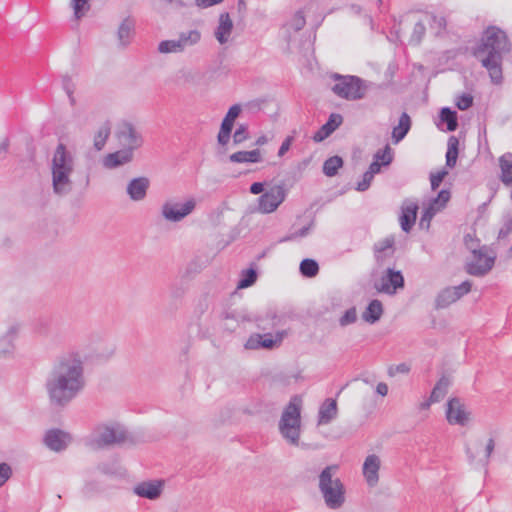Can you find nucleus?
Listing matches in <instances>:
<instances>
[{"instance_id": "4", "label": "nucleus", "mask_w": 512, "mask_h": 512, "mask_svg": "<svg viewBox=\"0 0 512 512\" xmlns=\"http://www.w3.org/2000/svg\"><path fill=\"white\" fill-rule=\"evenodd\" d=\"M337 465H327L319 474L318 487L328 508H342L346 500V490L340 478H333V471Z\"/></svg>"}, {"instance_id": "45", "label": "nucleus", "mask_w": 512, "mask_h": 512, "mask_svg": "<svg viewBox=\"0 0 512 512\" xmlns=\"http://www.w3.org/2000/svg\"><path fill=\"white\" fill-rule=\"evenodd\" d=\"M160 52H180V37L177 39L161 40L158 44Z\"/></svg>"}, {"instance_id": "44", "label": "nucleus", "mask_w": 512, "mask_h": 512, "mask_svg": "<svg viewBox=\"0 0 512 512\" xmlns=\"http://www.w3.org/2000/svg\"><path fill=\"white\" fill-rule=\"evenodd\" d=\"M249 137V126H247V124H239L233 134V143L234 145H240V143H244Z\"/></svg>"}, {"instance_id": "54", "label": "nucleus", "mask_w": 512, "mask_h": 512, "mask_svg": "<svg viewBox=\"0 0 512 512\" xmlns=\"http://www.w3.org/2000/svg\"><path fill=\"white\" fill-rule=\"evenodd\" d=\"M210 306V301L208 295H202L200 299H198L194 313L198 316V318H201L202 314L207 313Z\"/></svg>"}, {"instance_id": "18", "label": "nucleus", "mask_w": 512, "mask_h": 512, "mask_svg": "<svg viewBox=\"0 0 512 512\" xmlns=\"http://www.w3.org/2000/svg\"><path fill=\"white\" fill-rule=\"evenodd\" d=\"M380 467L381 460L378 454H368L363 463V475L369 486L378 484Z\"/></svg>"}, {"instance_id": "26", "label": "nucleus", "mask_w": 512, "mask_h": 512, "mask_svg": "<svg viewBox=\"0 0 512 512\" xmlns=\"http://www.w3.org/2000/svg\"><path fill=\"white\" fill-rule=\"evenodd\" d=\"M412 126V119L411 116L404 111L399 116V122L397 126L393 127L392 130V139L394 143H399V141H402L404 139L405 135L408 134L410 128Z\"/></svg>"}, {"instance_id": "34", "label": "nucleus", "mask_w": 512, "mask_h": 512, "mask_svg": "<svg viewBox=\"0 0 512 512\" xmlns=\"http://www.w3.org/2000/svg\"><path fill=\"white\" fill-rule=\"evenodd\" d=\"M111 134V124L110 122H104L102 126L99 127L98 131L94 134V148L96 150H102L106 145L107 139Z\"/></svg>"}, {"instance_id": "53", "label": "nucleus", "mask_w": 512, "mask_h": 512, "mask_svg": "<svg viewBox=\"0 0 512 512\" xmlns=\"http://www.w3.org/2000/svg\"><path fill=\"white\" fill-rule=\"evenodd\" d=\"M313 224H314V221H310V223L308 225H306V227L299 228L298 230H296L295 232H292L288 236L281 238L280 242H287V240L298 239V237H306V235H308L310 229L312 228Z\"/></svg>"}, {"instance_id": "24", "label": "nucleus", "mask_w": 512, "mask_h": 512, "mask_svg": "<svg viewBox=\"0 0 512 512\" xmlns=\"http://www.w3.org/2000/svg\"><path fill=\"white\" fill-rule=\"evenodd\" d=\"M233 30V21L229 13H220L219 24L215 31V37L220 43H226Z\"/></svg>"}, {"instance_id": "7", "label": "nucleus", "mask_w": 512, "mask_h": 512, "mask_svg": "<svg viewBox=\"0 0 512 512\" xmlns=\"http://www.w3.org/2000/svg\"><path fill=\"white\" fill-rule=\"evenodd\" d=\"M127 437V431L120 427V425H100L90 436L88 445L90 448L97 450V448H104V446H109V444L123 443Z\"/></svg>"}, {"instance_id": "63", "label": "nucleus", "mask_w": 512, "mask_h": 512, "mask_svg": "<svg viewBox=\"0 0 512 512\" xmlns=\"http://www.w3.org/2000/svg\"><path fill=\"white\" fill-rule=\"evenodd\" d=\"M410 366L406 364V362H401L400 364H396V366H390L388 369L389 376H395V374H399L401 372L402 374H406V372H409Z\"/></svg>"}, {"instance_id": "6", "label": "nucleus", "mask_w": 512, "mask_h": 512, "mask_svg": "<svg viewBox=\"0 0 512 512\" xmlns=\"http://www.w3.org/2000/svg\"><path fill=\"white\" fill-rule=\"evenodd\" d=\"M332 78L335 80L332 91L336 96L344 99H362L366 96L371 82L357 75H339L334 73Z\"/></svg>"}, {"instance_id": "50", "label": "nucleus", "mask_w": 512, "mask_h": 512, "mask_svg": "<svg viewBox=\"0 0 512 512\" xmlns=\"http://www.w3.org/2000/svg\"><path fill=\"white\" fill-rule=\"evenodd\" d=\"M89 2L90 0H72L74 14L76 18H81V16H84L86 11L90 9Z\"/></svg>"}, {"instance_id": "60", "label": "nucleus", "mask_w": 512, "mask_h": 512, "mask_svg": "<svg viewBox=\"0 0 512 512\" xmlns=\"http://www.w3.org/2000/svg\"><path fill=\"white\" fill-rule=\"evenodd\" d=\"M12 475L11 465H8L6 462L0 463V486H3L8 479H10Z\"/></svg>"}, {"instance_id": "47", "label": "nucleus", "mask_w": 512, "mask_h": 512, "mask_svg": "<svg viewBox=\"0 0 512 512\" xmlns=\"http://www.w3.org/2000/svg\"><path fill=\"white\" fill-rule=\"evenodd\" d=\"M62 88L66 91L70 104L75 105L76 98L74 97L75 85L73 78L69 77V75H65L62 79Z\"/></svg>"}, {"instance_id": "10", "label": "nucleus", "mask_w": 512, "mask_h": 512, "mask_svg": "<svg viewBox=\"0 0 512 512\" xmlns=\"http://www.w3.org/2000/svg\"><path fill=\"white\" fill-rule=\"evenodd\" d=\"M471 289V281H463L461 284H457V286H446L436 295L435 308L445 309L451 303L457 302L461 296L467 295Z\"/></svg>"}, {"instance_id": "36", "label": "nucleus", "mask_w": 512, "mask_h": 512, "mask_svg": "<svg viewBox=\"0 0 512 512\" xmlns=\"http://www.w3.org/2000/svg\"><path fill=\"white\" fill-rule=\"evenodd\" d=\"M319 263L316 259H312V257H305L302 259L299 265V271L303 276H316L319 273Z\"/></svg>"}, {"instance_id": "56", "label": "nucleus", "mask_w": 512, "mask_h": 512, "mask_svg": "<svg viewBox=\"0 0 512 512\" xmlns=\"http://www.w3.org/2000/svg\"><path fill=\"white\" fill-rule=\"evenodd\" d=\"M372 181L373 180H372V173H371V165H369L367 171L363 173L362 179L360 180V182L357 183L356 190H359V191L368 190V188H370Z\"/></svg>"}, {"instance_id": "35", "label": "nucleus", "mask_w": 512, "mask_h": 512, "mask_svg": "<svg viewBox=\"0 0 512 512\" xmlns=\"http://www.w3.org/2000/svg\"><path fill=\"white\" fill-rule=\"evenodd\" d=\"M180 37V52L187 49V47H191V45H195L202 38V33L199 30H189L188 32H181L179 34Z\"/></svg>"}, {"instance_id": "37", "label": "nucleus", "mask_w": 512, "mask_h": 512, "mask_svg": "<svg viewBox=\"0 0 512 512\" xmlns=\"http://www.w3.org/2000/svg\"><path fill=\"white\" fill-rule=\"evenodd\" d=\"M377 159L380 163V170L382 166H389L394 161V152L391 145L386 144L382 149L377 150Z\"/></svg>"}, {"instance_id": "28", "label": "nucleus", "mask_w": 512, "mask_h": 512, "mask_svg": "<svg viewBox=\"0 0 512 512\" xmlns=\"http://www.w3.org/2000/svg\"><path fill=\"white\" fill-rule=\"evenodd\" d=\"M262 153L260 149H253L252 151H237L229 155V160L232 163H259L262 161Z\"/></svg>"}, {"instance_id": "40", "label": "nucleus", "mask_w": 512, "mask_h": 512, "mask_svg": "<svg viewBox=\"0 0 512 512\" xmlns=\"http://www.w3.org/2000/svg\"><path fill=\"white\" fill-rule=\"evenodd\" d=\"M242 110V107L240 104H234L233 106L229 107L225 119H226V125L229 132V135L231 137V133L233 130V126L236 120V117L239 116L240 112Z\"/></svg>"}, {"instance_id": "29", "label": "nucleus", "mask_w": 512, "mask_h": 512, "mask_svg": "<svg viewBox=\"0 0 512 512\" xmlns=\"http://www.w3.org/2000/svg\"><path fill=\"white\" fill-rule=\"evenodd\" d=\"M18 332L17 326H11L0 338V356H8L14 350L13 341L16 338Z\"/></svg>"}, {"instance_id": "33", "label": "nucleus", "mask_w": 512, "mask_h": 512, "mask_svg": "<svg viewBox=\"0 0 512 512\" xmlns=\"http://www.w3.org/2000/svg\"><path fill=\"white\" fill-rule=\"evenodd\" d=\"M344 160L342 156H338V154H335L334 156H330L325 160L322 166V171L325 173V175H328V177H333V175H336L338 173L339 168L343 166Z\"/></svg>"}, {"instance_id": "27", "label": "nucleus", "mask_w": 512, "mask_h": 512, "mask_svg": "<svg viewBox=\"0 0 512 512\" xmlns=\"http://www.w3.org/2000/svg\"><path fill=\"white\" fill-rule=\"evenodd\" d=\"M384 312L383 304L379 299H373L370 301L362 313V318L365 322L375 323L380 320Z\"/></svg>"}, {"instance_id": "58", "label": "nucleus", "mask_w": 512, "mask_h": 512, "mask_svg": "<svg viewBox=\"0 0 512 512\" xmlns=\"http://www.w3.org/2000/svg\"><path fill=\"white\" fill-rule=\"evenodd\" d=\"M495 447V440L494 438H489L487 443L484 446V456L480 459V462L483 466H487L490 456L492 455Z\"/></svg>"}, {"instance_id": "20", "label": "nucleus", "mask_w": 512, "mask_h": 512, "mask_svg": "<svg viewBox=\"0 0 512 512\" xmlns=\"http://www.w3.org/2000/svg\"><path fill=\"white\" fill-rule=\"evenodd\" d=\"M418 203L415 201L405 200L401 208L399 217L400 226L404 231H410L417 220Z\"/></svg>"}, {"instance_id": "30", "label": "nucleus", "mask_w": 512, "mask_h": 512, "mask_svg": "<svg viewBox=\"0 0 512 512\" xmlns=\"http://www.w3.org/2000/svg\"><path fill=\"white\" fill-rule=\"evenodd\" d=\"M450 384L451 382L448 377L439 378L435 386L432 388L430 394V401H432V403H436V401H441V399H443V397L446 396Z\"/></svg>"}, {"instance_id": "1", "label": "nucleus", "mask_w": 512, "mask_h": 512, "mask_svg": "<svg viewBox=\"0 0 512 512\" xmlns=\"http://www.w3.org/2000/svg\"><path fill=\"white\" fill-rule=\"evenodd\" d=\"M85 358L78 350L64 351L54 359L44 388L51 407L64 408L83 390Z\"/></svg>"}, {"instance_id": "12", "label": "nucleus", "mask_w": 512, "mask_h": 512, "mask_svg": "<svg viewBox=\"0 0 512 512\" xmlns=\"http://www.w3.org/2000/svg\"><path fill=\"white\" fill-rule=\"evenodd\" d=\"M285 331H277L275 337L272 333H252L246 340L245 349H273L284 338Z\"/></svg>"}, {"instance_id": "39", "label": "nucleus", "mask_w": 512, "mask_h": 512, "mask_svg": "<svg viewBox=\"0 0 512 512\" xmlns=\"http://www.w3.org/2000/svg\"><path fill=\"white\" fill-rule=\"evenodd\" d=\"M500 166H501V181L504 184H512V162L507 160L505 156H501L500 158Z\"/></svg>"}, {"instance_id": "31", "label": "nucleus", "mask_w": 512, "mask_h": 512, "mask_svg": "<svg viewBox=\"0 0 512 512\" xmlns=\"http://www.w3.org/2000/svg\"><path fill=\"white\" fill-rule=\"evenodd\" d=\"M440 119L446 123V129L449 132H453L458 128V114L455 109H451V107H442L440 111Z\"/></svg>"}, {"instance_id": "25", "label": "nucleus", "mask_w": 512, "mask_h": 512, "mask_svg": "<svg viewBox=\"0 0 512 512\" xmlns=\"http://www.w3.org/2000/svg\"><path fill=\"white\" fill-rule=\"evenodd\" d=\"M130 161V151H127L126 147H122L119 151L106 154L103 164L106 168H116V166H121V164L130 163Z\"/></svg>"}, {"instance_id": "8", "label": "nucleus", "mask_w": 512, "mask_h": 512, "mask_svg": "<svg viewBox=\"0 0 512 512\" xmlns=\"http://www.w3.org/2000/svg\"><path fill=\"white\" fill-rule=\"evenodd\" d=\"M116 136L119 144L129 150L130 161H132L134 151L144 143L143 134L131 122H121L116 129Z\"/></svg>"}, {"instance_id": "15", "label": "nucleus", "mask_w": 512, "mask_h": 512, "mask_svg": "<svg viewBox=\"0 0 512 512\" xmlns=\"http://www.w3.org/2000/svg\"><path fill=\"white\" fill-rule=\"evenodd\" d=\"M446 419L451 425H466L468 413L460 398H450L447 402Z\"/></svg>"}, {"instance_id": "16", "label": "nucleus", "mask_w": 512, "mask_h": 512, "mask_svg": "<svg viewBox=\"0 0 512 512\" xmlns=\"http://www.w3.org/2000/svg\"><path fill=\"white\" fill-rule=\"evenodd\" d=\"M69 441H71V437L69 433H65L62 429H49L46 434H44L43 442L55 452H61V450H65L67 448Z\"/></svg>"}, {"instance_id": "23", "label": "nucleus", "mask_w": 512, "mask_h": 512, "mask_svg": "<svg viewBox=\"0 0 512 512\" xmlns=\"http://www.w3.org/2000/svg\"><path fill=\"white\" fill-rule=\"evenodd\" d=\"M373 251L378 262H383L386 257H392L395 253L394 236H387L377 241L373 246Z\"/></svg>"}, {"instance_id": "5", "label": "nucleus", "mask_w": 512, "mask_h": 512, "mask_svg": "<svg viewBox=\"0 0 512 512\" xmlns=\"http://www.w3.org/2000/svg\"><path fill=\"white\" fill-rule=\"evenodd\" d=\"M301 410L302 398L295 395L291 397L281 414L279 431L290 444H299L302 423Z\"/></svg>"}, {"instance_id": "46", "label": "nucleus", "mask_w": 512, "mask_h": 512, "mask_svg": "<svg viewBox=\"0 0 512 512\" xmlns=\"http://www.w3.org/2000/svg\"><path fill=\"white\" fill-rule=\"evenodd\" d=\"M306 18L303 10H297L296 13L292 16L291 20L288 22V26L291 27L294 31H301L303 27H305Z\"/></svg>"}, {"instance_id": "52", "label": "nucleus", "mask_w": 512, "mask_h": 512, "mask_svg": "<svg viewBox=\"0 0 512 512\" xmlns=\"http://www.w3.org/2000/svg\"><path fill=\"white\" fill-rule=\"evenodd\" d=\"M217 141L219 145H227L230 141V134L228 130L227 120L225 116L223 117L218 135H217Z\"/></svg>"}, {"instance_id": "11", "label": "nucleus", "mask_w": 512, "mask_h": 512, "mask_svg": "<svg viewBox=\"0 0 512 512\" xmlns=\"http://www.w3.org/2000/svg\"><path fill=\"white\" fill-rule=\"evenodd\" d=\"M286 196L284 185H274L269 190H264L263 194L259 196L258 210L262 213H271L279 208Z\"/></svg>"}, {"instance_id": "51", "label": "nucleus", "mask_w": 512, "mask_h": 512, "mask_svg": "<svg viewBox=\"0 0 512 512\" xmlns=\"http://www.w3.org/2000/svg\"><path fill=\"white\" fill-rule=\"evenodd\" d=\"M358 318L357 311L355 306H352V308H348L340 317L339 323L342 325V327H345V325H349V323L356 322Z\"/></svg>"}, {"instance_id": "62", "label": "nucleus", "mask_w": 512, "mask_h": 512, "mask_svg": "<svg viewBox=\"0 0 512 512\" xmlns=\"http://www.w3.org/2000/svg\"><path fill=\"white\" fill-rule=\"evenodd\" d=\"M447 173V171H439L436 172L435 174L430 175V183L432 190H437V188H439L443 179H445Z\"/></svg>"}, {"instance_id": "3", "label": "nucleus", "mask_w": 512, "mask_h": 512, "mask_svg": "<svg viewBox=\"0 0 512 512\" xmlns=\"http://www.w3.org/2000/svg\"><path fill=\"white\" fill-rule=\"evenodd\" d=\"M75 169V157L70 153L67 145L61 144L56 146L52 163V185L55 193L64 195L72 190L71 174Z\"/></svg>"}, {"instance_id": "14", "label": "nucleus", "mask_w": 512, "mask_h": 512, "mask_svg": "<svg viewBox=\"0 0 512 512\" xmlns=\"http://www.w3.org/2000/svg\"><path fill=\"white\" fill-rule=\"evenodd\" d=\"M405 278L400 270H394V268H388L384 275H382L380 284L377 286L379 291L388 293V295H394L399 287H404Z\"/></svg>"}, {"instance_id": "43", "label": "nucleus", "mask_w": 512, "mask_h": 512, "mask_svg": "<svg viewBox=\"0 0 512 512\" xmlns=\"http://www.w3.org/2000/svg\"><path fill=\"white\" fill-rule=\"evenodd\" d=\"M425 33L426 27L424 22H415L409 42L413 43L414 45H418V43H421L423 36H425Z\"/></svg>"}, {"instance_id": "2", "label": "nucleus", "mask_w": 512, "mask_h": 512, "mask_svg": "<svg viewBox=\"0 0 512 512\" xmlns=\"http://www.w3.org/2000/svg\"><path fill=\"white\" fill-rule=\"evenodd\" d=\"M510 51L511 43L507 33L498 26H488L473 54L488 70L491 81L499 85L503 80L504 55Z\"/></svg>"}, {"instance_id": "59", "label": "nucleus", "mask_w": 512, "mask_h": 512, "mask_svg": "<svg viewBox=\"0 0 512 512\" xmlns=\"http://www.w3.org/2000/svg\"><path fill=\"white\" fill-rule=\"evenodd\" d=\"M225 319V328L228 329V331H235L239 319H237L236 313L234 312H226L224 315Z\"/></svg>"}, {"instance_id": "9", "label": "nucleus", "mask_w": 512, "mask_h": 512, "mask_svg": "<svg viewBox=\"0 0 512 512\" xmlns=\"http://www.w3.org/2000/svg\"><path fill=\"white\" fill-rule=\"evenodd\" d=\"M197 202L195 198H188L186 201L180 203L176 200H166L161 206V215L170 222H179L185 219L195 210Z\"/></svg>"}, {"instance_id": "49", "label": "nucleus", "mask_w": 512, "mask_h": 512, "mask_svg": "<svg viewBox=\"0 0 512 512\" xmlns=\"http://www.w3.org/2000/svg\"><path fill=\"white\" fill-rule=\"evenodd\" d=\"M451 199L450 190L442 189L438 192L437 196L434 198V203L438 211L445 208L447 202Z\"/></svg>"}, {"instance_id": "48", "label": "nucleus", "mask_w": 512, "mask_h": 512, "mask_svg": "<svg viewBox=\"0 0 512 512\" xmlns=\"http://www.w3.org/2000/svg\"><path fill=\"white\" fill-rule=\"evenodd\" d=\"M343 123V116L341 113H331L327 118V133L328 135L333 134L334 130H337Z\"/></svg>"}, {"instance_id": "22", "label": "nucleus", "mask_w": 512, "mask_h": 512, "mask_svg": "<svg viewBox=\"0 0 512 512\" xmlns=\"http://www.w3.org/2000/svg\"><path fill=\"white\" fill-rule=\"evenodd\" d=\"M338 415V403L334 398H326L318 411V425H328Z\"/></svg>"}, {"instance_id": "55", "label": "nucleus", "mask_w": 512, "mask_h": 512, "mask_svg": "<svg viewBox=\"0 0 512 512\" xmlns=\"http://www.w3.org/2000/svg\"><path fill=\"white\" fill-rule=\"evenodd\" d=\"M512 231V216L507 214V216L503 217V225L498 231V239H506L509 233Z\"/></svg>"}, {"instance_id": "13", "label": "nucleus", "mask_w": 512, "mask_h": 512, "mask_svg": "<svg viewBox=\"0 0 512 512\" xmlns=\"http://www.w3.org/2000/svg\"><path fill=\"white\" fill-rule=\"evenodd\" d=\"M473 256L474 259L470 263L467 264L466 270L470 275H476V276H482L486 275L488 271H491L494 263H495V257L494 256H486L484 250L482 248H479L476 250V248L473 249Z\"/></svg>"}, {"instance_id": "61", "label": "nucleus", "mask_w": 512, "mask_h": 512, "mask_svg": "<svg viewBox=\"0 0 512 512\" xmlns=\"http://www.w3.org/2000/svg\"><path fill=\"white\" fill-rule=\"evenodd\" d=\"M430 24L432 27H436L439 31H443V29H446L447 27V20L443 15H435V13H432Z\"/></svg>"}, {"instance_id": "21", "label": "nucleus", "mask_w": 512, "mask_h": 512, "mask_svg": "<svg viewBox=\"0 0 512 512\" xmlns=\"http://www.w3.org/2000/svg\"><path fill=\"white\" fill-rule=\"evenodd\" d=\"M163 491L162 481H141L134 487V492L145 499H158Z\"/></svg>"}, {"instance_id": "57", "label": "nucleus", "mask_w": 512, "mask_h": 512, "mask_svg": "<svg viewBox=\"0 0 512 512\" xmlns=\"http://www.w3.org/2000/svg\"><path fill=\"white\" fill-rule=\"evenodd\" d=\"M474 102V98L469 93H462L457 100L456 106L460 108V110H466V108L472 107Z\"/></svg>"}, {"instance_id": "42", "label": "nucleus", "mask_w": 512, "mask_h": 512, "mask_svg": "<svg viewBox=\"0 0 512 512\" xmlns=\"http://www.w3.org/2000/svg\"><path fill=\"white\" fill-rule=\"evenodd\" d=\"M437 211L438 209L436 208L435 198H433L430 201L428 207H426V209L424 210L423 215L421 216L420 226H425L426 224V227L429 228L432 217L436 215Z\"/></svg>"}, {"instance_id": "41", "label": "nucleus", "mask_w": 512, "mask_h": 512, "mask_svg": "<svg viewBox=\"0 0 512 512\" xmlns=\"http://www.w3.org/2000/svg\"><path fill=\"white\" fill-rule=\"evenodd\" d=\"M257 322L260 329H268V327H274V325H277V323L280 322V318L276 312H268L264 317H259Z\"/></svg>"}, {"instance_id": "64", "label": "nucleus", "mask_w": 512, "mask_h": 512, "mask_svg": "<svg viewBox=\"0 0 512 512\" xmlns=\"http://www.w3.org/2000/svg\"><path fill=\"white\" fill-rule=\"evenodd\" d=\"M97 469L102 471L103 473H119V467L116 462L113 463H99Z\"/></svg>"}, {"instance_id": "17", "label": "nucleus", "mask_w": 512, "mask_h": 512, "mask_svg": "<svg viewBox=\"0 0 512 512\" xmlns=\"http://www.w3.org/2000/svg\"><path fill=\"white\" fill-rule=\"evenodd\" d=\"M149 186L150 180L147 176H138L127 184L126 192L132 201H142L147 195Z\"/></svg>"}, {"instance_id": "19", "label": "nucleus", "mask_w": 512, "mask_h": 512, "mask_svg": "<svg viewBox=\"0 0 512 512\" xmlns=\"http://www.w3.org/2000/svg\"><path fill=\"white\" fill-rule=\"evenodd\" d=\"M136 34V19L132 15H128L120 22L117 28V37L120 47L130 45Z\"/></svg>"}, {"instance_id": "38", "label": "nucleus", "mask_w": 512, "mask_h": 512, "mask_svg": "<svg viewBox=\"0 0 512 512\" xmlns=\"http://www.w3.org/2000/svg\"><path fill=\"white\" fill-rule=\"evenodd\" d=\"M257 277V270H255V268H246V270H243L241 273L237 287L240 289H242V287H249V285L255 284Z\"/></svg>"}, {"instance_id": "32", "label": "nucleus", "mask_w": 512, "mask_h": 512, "mask_svg": "<svg viewBox=\"0 0 512 512\" xmlns=\"http://www.w3.org/2000/svg\"><path fill=\"white\" fill-rule=\"evenodd\" d=\"M459 155V140L456 136H450L447 143L446 165L450 168L455 166Z\"/></svg>"}]
</instances>
